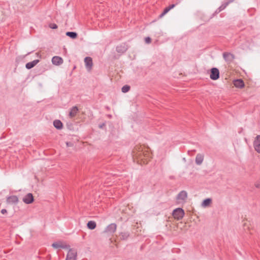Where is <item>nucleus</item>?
Instances as JSON below:
<instances>
[{"mask_svg":"<svg viewBox=\"0 0 260 260\" xmlns=\"http://www.w3.org/2000/svg\"><path fill=\"white\" fill-rule=\"evenodd\" d=\"M22 201L26 204H30L34 202V198L31 193H28L23 198Z\"/></svg>","mask_w":260,"mask_h":260,"instance_id":"nucleus-7","label":"nucleus"},{"mask_svg":"<svg viewBox=\"0 0 260 260\" xmlns=\"http://www.w3.org/2000/svg\"><path fill=\"white\" fill-rule=\"evenodd\" d=\"M220 77V72L216 68H212L210 70V78L213 80H216Z\"/></svg>","mask_w":260,"mask_h":260,"instance_id":"nucleus-4","label":"nucleus"},{"mask_svg":"<svg viewBox=\"0 0 260 260\" xmlns=\"http://www.w3.org/2000/svg\"><path fill=\"white\" fill-rule=\"evenodd\" d=\"M117 229V225L115 223H112L108 225L104 230V233L113 234L114 233Z\"/></svg>","mask_w":260,"mask_h":260,"instance_id":"nucleus-5","label":"nucleus"},{"mask_svg":"<svg viewBox=\"0 0 260 260\" xmlns=\"http://www.w3.org/2000/svg\"><path fill=\"white\" fill-rule=\"evenodd\" d=\"M130 237L131 235L128 232H120L116 236L115 241L116 242H119L120 241H127Z\"/></svg>","mask_w":260,"mask_h":260,"instance_id":"nucleus-2","label":"nucleus"},{"mask_svg":"<svg viewBox=\"0 0 260 260\" xmlns=\"http://www.w3.org/2000/svg\"><path fill=\"white\" fill-rule=\"evenodd\" d=\"M233 84L236 87L242 88L244 87V81L241 79L234 80Z\"/></svg>","mask_w":260,"mask_h":260,"instance_id":"nucleus-14","label":"nucleus"},{"mask_svg":"<svg viewBox=\"0 0 260 260\" xmlns=\"http://www.w3.org/2000/svg\"><path fill=\"white\" fill-rule=\"evenodd\" d=\"M223 57L224 60L229 63L231 62L234 59V55L233 54L226 52L223 53Z\"/></svg>","mask_w":260,"mask_h":260,"instance_id":"nucleus-8","label":"nucleus"},{"mask_svg":"<svg viewBox=\"0 0 260 260\" xmlns=\"http://www.w3.org/2000/svg\"><path fill=\"white\" fill-rule=\"evenodd\" d=\"M66 34L67 36L73 39H76L78 37L77 33L75 31H67Z\"/></svg>","mask_w":260,"mask_h":260,"instance_id":"nucleus-22","label":"nucleus"},{"mask_svg":"<svg viewBox=\"0 0 260 260\" xmlns=\"http://www.w3.org/2000/svg\"><path fill=\"white\" fill-rule=\"evenodd\" d=\"M52 244H63V243L61 242H55L53 243Z\"/></svg>","mask_w":260,"mask_h":260,"instance_id":"nucleus-31","label":"nucleus"},{"mask_svg":"<svg viewBox=\"0 0 260 260\" xmlns=\"http://www.w3.org/2000/svg\"><path fill=\"white\" fill-rule=\"evenodd\" d=\"M177 3H176V4H171V5H169L168 7L171 10V9L174 8L177 5Z\"/></svg>","mask_w":260,"mask_h":260,"instance_id":"nucleus-28","label":"nucleus"},{"mask_svg":"<svg viewBox=\"0 0 260 260\" xmlns=\"http://www.w3.org/2000/svg\"><path fill=\"white\" fill-rule=\"evenodd\" d=\"M170 10L169 9V8L167 7H166L163 12L159 15V18H162L165 15H166Z\"/></svg>","mask_w":260,"mask_h":260,"instance_id":"nucleus-25","label":"nucleus"},{"mask_svg":"<svg viewBox=\"0 0 260 260\" xmlns=\"http://www.w3.org/2000/svg\"><path fill=\"white\" fill-rule=\"evenodd\" d=\"M185 215L184 210L181 208H177L174 209L172 212L173 217L177 220H180L183 218Z\"/></svg>","mask_w":260,"mask_h":260,"instance_id":"nucleus-1","label":"nucleus"},{"mask_svg":"<svg viewBox=\"0 0 260 260\" xmlns=\"http://www.w3.org/2000/svg\"><path fill=\"white\" fill-rule=\"evenodd\" d=\"M84 62H85L86 68L88 70H90L91 69V68L92 67V64H93L92 58L90 57H88V56L84 58Z\"/></svg>","mask_w":260,"mask_h":260,"instance_id":"nucleus-12","label":"nucleus"},{"mask_svg":"<svg viewBox=\"0 0 260 260\" xmlns=\"http://www.w3.org/2000/svg\"><path fill=\"white\" fill-rule=\"evenodd\" d=\"M53 125L57 129H61L63 127V124L59 120H55L53 121Z\"/></svg>","mask_w":260,"mask_h":260,"instance_id":"nucleus-18","label":"nucleus"},{"mask_svg":"<svg viewBox=\"0 0 260 260\" xmlns=\"http://www.w3.org/2000/svg\"><path fill=\"white\" fill-rule=\"evenodd\" d=\"M204 160V155L200 153H199L197 155L196 157V163L198 165H200L202 164Z\"/></svg>","mask_w":260,"mask_h":260,"instance_id":"nucleus-17","label":"nucleus"},{"mask_svg":"<svg viewBox=\"0 0 260 260\" xmlns=\"http://www.w3.org/2000/svg\"><path fill=\"white\" fill-rule=\"evenodd\" d=\"M231 2L232 1H228V2H224V3H223L218 8H217L215 12L213 13V15L214 16V15L218 14L219 12H220L223 10H224Z\"/></svg>","mask_w":260,"mask_h":260,"instance_id":"nucleus-11","label":"nucleus"},{"mask_svg":"<svg viewBox=\"0 0 260 260\" xmlns=\"http://www.w3.org/2000/svg\"><path fill=\"white\" fill-rule=\"evenodd\" d=\"M129 47L126 42L122 43L116 47V51L120 54H124L128 50Z\"/></svg>","mask_w":260,"mask_h":260,"instance_id":"nucleus-3","label":"nucleus"},{"mask_svg":"<svg viewBox=\"0 0 260 260\" xmlns=\"http://www.w3.org/2000/svg\"><path fill=\"white\" fill-rule=\"evenodd\" d=\"M256 187H260V184L259 185L256 184Z\"/></svg>","mask_w":260,"mask_h":260,"instance_id":"nucleus-33","label":"nucleus"},{"mask_svg":"<svg viewBox=\"0 0 260 260\" xmlns=\"http://www.w3.org/2000/svg\"><path fill=\"white\" fill-rule=\"evenodd\" d=\"M36 54H37V56H38V55H39V53H37Z\"/></svg>","mask_w":260,"mask_h":260,"instance_id":"nucleus-34","label":"nucleus"},{"mask_svg":"<svg viewBox=\"0 0 260 260\" xmlns=\"http://www.w3.org/2000/svg\"><path fill=\"white\" fill-rule=\"evenodd\" d=\"M52 246L54 249L68 248L67 245H52Z\"/></svg>","mask_w":260,"mask_h":260,"instance_id":"nucleus-23","label":"nucleus"},{"mask_svg":"<svg viewBox=\"0 0 260 260\" xmlns=\"http://www.w3.org/2000/svg\"><path fill=\"white\" fill-rule=\"evenodd\" d=\"M212 203V199L211 198H207L204 200L202 203V206L204 207L209 206Z\"/></svg>","mask_w":260,"mask_h":260,"instance_id":"nucleus-20","label":"nucleus"},{"mask_svg":"<svg viewBox=\"0 0 260 260\" xmlns=\"http://www.w3.org/2000/svg\"><path fill=\"white\" fill-rule=\"evenodd\" d=\"M63 62V59L58 56H53L52 58V62L53 64L56 66H59Z\"/></svg>","mask_w":260,"mask_h":260,"instance_id":"nucleus-9","label":"nucleus"},{"mask_svg":"<svg viewBox=\"0 0 260 260\" xmlns=\"http://www.w3.org/2000/svg\"><path fill=\"white\" fill-rule=\"evenodd\" d=\"M78 111V109L77 107H76V106L73 107L71 109V111L69 112V116H70V117H71V118L74 117L76 115Z\"/></svg>","mask_w":260,"mask_h":260,"instance_id":"nucleus-19","label":"nucleus"},{"mask_svg":"<svg viewBox=\"0 0 260 260\" xmlns=\"http://www.w3.org/2000/svg\"><path fill=\"white\" fill-rule=\"evenodd\" d=\"M87 226L88 229L92 230L95 229L96 226V223L94 221L90 220L87 222Z\"/></svg>","mask_w":260,"mask_h":260,"instance_id":"nucleus-21","label":"nucleus"},{"mask_svg":"<svg viewBox=\"0 0 260 260\" xmlns=\"http://www.w3.org/2000/svg\"><path fill=\"white\" fill-rule=\"evenodd\" d=\"M105 126H106L105 123H103L102 124H101L100 125H99V127L101 128H103Z\"/></svg>","mask_w":260,"mask_h":260,"instance_id":"nucleus-30","label":"nucleus"},{"mask_svg":"<svg viewBox=\"0 0 260 260\" xmlns=\"http://www.w3.org/2000/svg\"><path fill=\"white\" fill-rule=\"evenodd\" d=\"M77 251L74 249H70L67 254L66 260H76Z\"/></svg>","mask_w":260,"mask_h":260,"instance_id":"nucleus-6","label":"nucleus"},{"mask_svg":"<svg viewBox=\"0 0 260 260\" xmlns=\"http://www.w3.org/2000/svg\"><path fill=\"white\" fill-rule=\"evenodd\" d=\"M49 27L52 29H56L58 26L55 23H50L49 25Z\"/></svg>","mask_w":260,"mask_h":260,"instance_id":"nucleus-26","label":"nucleus"},{"mask_svg":"<svg viewBox=\"0 0 260 260\" xmlns=\"http://www.w3.org/2000/svg\"><path fill=\"white\" fill-rule=\"evenodd\" d=\"M145 42L147 44L150 43L151 42V39L149 37L145 38Z\"/></svg>","mask_w":260,"mask_h":260,"instance_id":"nucleus-27","label":"nucleus"},{"mask_svg":"<svg viewBox=\"0 0 260 260\" xmlns=\"http://www.w3.org/2000/svg\"><path fill=\"white\" fill-rule=\"evenodd\" d=\"M7 201L9 203L16 204L18 202V198L16 196H11L7 198Z\"/></svg>","mask_w":260,"mask_h":260,"instance_id":"nucleus-16","label":"nucleus"},{"mask_svg":"<svg viewBox=\"0 0 260 260\" xmlns=\"http://www.w3.org/2000/svg\"><path fill=\"white\" fill-rule=\"evenodd\" d=\"M66 144H67V146H70V142H67V143H66Z\"/></svg>","mask_w":260,"mask_h":260,"instance_id":"nucleus-32","label":"nucleus"},{"mask_svg":"<svg viewBox=\"0 0 260 260\" xmlns=\"http://www.w3.org/2000/svg\"><path fill=\"white\" fill-rule=\"evenodd\" d=\"M130 89H131V87L129 85H125L122 87L121 91L123 93H126V92H127L128 91H129Z\"/></svg>","mask_w":260,"mask_h":260,"instance_id":"nucleus-24","label":"nucleus"},{"mask_svg":"<svg viewBox=\"0 0 260 260\" xmlns=\"http://www.w3.org/2000/svg\"><path fill=\"white\" fill-rule=\"evenodd\" d=\"M1 212L3 214H6L7 213V210L5 209H3Z\"/></svg>","mask_w":260,"mask_h":260,"instance_id":"nucleus-29","label":"nucleus"},{"mask_svg":"<svg viewBox=\"0 0 260 260\" xmlns=\"http://www.w3.org/2000/svg\"><path fill=\"white\" fill-rule=\"evenodd\" d=\"M253 145L255 151L258 153H260V135L256 136Z\"/></svg>","mask_w":260,"mask_h":260,"instance_id":"nucleus-10","label":"nucleus"},{"mask_svg":"<svg viewBox=\"0 0 260 260\" xmlns=\"http://www.w3.org/2000/svg\"><path fill=\"white\" fill-rule=\"evenodd\" d=\"M39 61L40 60L39 59H36L32 61L27 62L25 64V68L28 70L34 68L38 63H39Z\"/></svg>","mask_w":260,"mask_h":260,"instance_id":"nucleus-15","label":"nucleus"},{"mask_svg":"<svg viewBox=\"0 0 260 260\" xmlns=\"http://www.w3.org/2000/svg\"><path fill=\"white\" fill-rule=\"evenodd\" d=\"M187 197V193L186 191H181L177 196L176 199L178 200H185Z\"/></svg>","mask_w":260,"mask_h":260,"instance_id":"nucleus-13","label":"nucleus"}]
</instances>
